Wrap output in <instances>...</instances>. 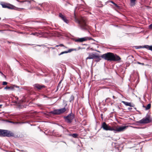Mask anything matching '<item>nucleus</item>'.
<instances>
[{"mask_svg": "<svg viewBox=\"0 0 152 152\" xmlns=\"http://www.w3.org/2000/svg\"><path fill=\"white\" fill-rule=\"evenodd\" d=\"M126 126H121L117 127L116 126H111L107 124L105 122L102 124L101 128L105 131H113L115 133L120 132L124 131L126 128Z\"/></svg>", "mask_w": 152, "mask_h": 152, "instance_id": "obj_1", "label": "nucleus"}, {"mask_svg": "<svg viewBox=\"0 0 152 152\" xmlns=\"http://www.w3.org/2000/svg\"><path fill=\"white\" fill-rule=\"evenodd\" d=\"M101 57L108 61H117L121 60L120 57L116 54L111 52H108L101 56Z\"/></svg>", "mask_w": 152, "mask_h": 152, "instance_id": "obj_2", "label": "nucleus"}, {"mask_svg": "<svg viewBox=\"0 0 152 152\" xmlns=\"http://www.w3.org/2000/svg\"><path fill=\"white\" fill-rule=\"evenodd\" d=\"M77 22L79 24L80 28L82 30L89 31V26L86 24L85 20L83 18L78 20Z\"/></svg>", "mask_w": 152, "mask_h": 152, "instance_id": "obj_3", "label": "nucleus"}, {"mask_svg": "<svg viewBox=\"0 0 152 152\" xmlns=\"http://www.w3.org/2000/svg\"><path fill=\"white\" fill-rule=\"evenodd\" d=\"M14 135V133L11 131L7 130L0 129V137H13Z\"/></svg>", "mask_w": 152, "mask_h": 152, "instance_id": "obj_4", "label": "nucleus"}, {"mask_svg": "<svg viewBox=\"0 0 152 152\" xmlns=\"http://www.w3.org/2000/svg\"><path fill=\"white\" fill-rule=\"evenodd\" d=\"M66 110L65 107L58 109H54L50 112V114L53 115H60L65 112Z\"/></svg>", "mask_w": 152, "mask_h": 152, "instance_id": "obj_5", "label": "nucleus"}, {"mask_svg": "<svg viewBox=\"0 0 152 152\" xmlns=\"http://www.w3.org/2000/svg\"><path fill=\"white\" fill-rule=\"evenodd\" d=\"M151 121L150 116L147 114L145 117L141 120L137 121V123L138 124H146L150 123Z\"/></svg>", "mask_w": 152, "mask_h": 152, "instance_id": "obj_6", "label": "nucleus"}, {"mask_svg": "<svg viewBox=\"0 0 152 152\" xmlns=\"http://www.w3.org/2000/svg\"><path fill=\"white\" fill-rule=\"evenodd\" d=\"M75 118V115L72 113V112L70 114L66 116H64V118L67 123H71L73 120Z\"/></svg>", "mask_w": 152, "mask_h": 152, "instance_id": "obj_7", "label": "nucleus"}, {"mask_svg": "<svg viewBox=\"0 0 152 152\" xmlns=\"http://www.w3.org/2000/svg\"><path fill=\"white\" fill-rule=\"evenodd\" d=\"M59 17H60L61 19H62L64 21V22L67 24L68 23V20L66 18V17L62 15L61 13H60L59 14Z\"/></svg>", "mask_w": 152, "mask_h": 152, "instance_id": "obj_8", "label": "nucleus"}, {"mask_svg": "<svg viewBox=\"0 0 152 152\" xmlns=\"http://www.w3.org/2000/svg\"><path fill=\"white\" fill-rule=\"evenodd\" d=\"M88 39L87 37H84L81 38H78L74 39L75 41L77 42H82L86 41Z\"/></svg>", "mask_w": 152, "mask_h": 152, "instance_id": "obj_9", "label": "nucleus"}, {"mask_svg": "<svg viewBox=\"0 0 152 152\" xmlns=\"http://www.w3.org/2000/svg\"><path fill=\"white\" fill-rule=\"evenodd\" d=\"M2 7L4 8H8L9 9H12L13 8L12 7V6L11 5H10L9 4L4 3L2 4H1Z\"/></svg>", "mask_w": 152, "mask_h": 152, "instance_id": "obj_10", "label": "nucleus"}, {"mask_svg": "<svg viewBox=\"0 0 152 152\" xmlns=\"http://www.w3.org/2000/svg\"><path fill=\"white\" fill-rule=\"evenodd\" d=\"M97 54V53H95L94 54L92 53L89 54L88 56L86 58V59H92L95 58V57L96 56V55Z\"/></svg>", "mask_w": 152, "mask_h": 152, "instance_id": "obj_11", "label": "nucleus"}, {"mask_svg": "<svg viewBox=\"0 0 152 152\" xmlns=\"http://www.w3.org/2000/svg\"><path fill=\"white\" fill-rule=\"evenodd\" d=\"M17 1L20 3H22L24 5H29L30 4V1H20L19 0H17Z\"/></svg>", "mask_w": 152, "mask_h": 152, "instance_id": "obj_12", "label": "nucleus"}, {"mask_svg": "<svg viewBox=\"0 0 152 152\" xmlns=\"http://www.w3.org/2000/svg\"><path fill=\"white\" fill-rule=\"evenodd\" d=\"M34 86L35 87L38 89H41L45 87L44 85H40L38 84H34Z\"/></svg>", "mask_w": 152, "mask_h": 152, "instance_id": "obj_13", "label": "nucleus"}, {"mask_svg": "<svg viewBox=\"0 0 152 152\" xmlns=\"http://www.w3.org/2000/svg\"><path fill=\"white\" fill-rule=\"evenodd\" d=\"M15 88H19V87L18 86L13 85L10 87H9L8 86H6L5 88V89H8L11 90H13Z\"/></svg>", "mask_w": 152, "mask_h": 152, "instance_id": "obj_14", "label": "nucleus"}, {"mask_svg": "<svg viewBox=\"0 0 152 152\" xmlns=\"http://www.w3.org/2000/svg\"><path fill=\"white\" fill-rule=\"evenodd\" d=\"M122 102L126 106H129L131 107H134V104H132L130 102H128L125 101H122Z\"/></svg>", "mask_w": 152, "mask_h": 152, "instance_id": "obj_15", "label": "nucleus"}, {"mask_svg": "<svg viewBox=\"0 0 152 152\" xmlns=\"http://www.w3.org/2000/svg\"><path fill=\"white\" fill-rule=\"evenodd\" d=\"M144 47L152 51V45H145L144 46Z\"/></svg>", "mask_w": 152, "mask_h": 152, "instance_id": "obj_16", "label": "nucleus"}, {"mask_svg": "<svg viewBox=\"0 0 152 152\" xmlns=\"http://www.w3.org/2000/svg\"><path fill=\"white\" fill-rule=\"evenodd\" d=\"M74 99V97L73 95H72L69 98V102L72 103H73V101Z\"/></svg>", "mask_w": 152, "mask_h": 152, "instance_id": "obj_17", "label": "nucleus"}, {"mask_svg": "<svg viewBox=\"0 0 152 152\" xmlns=\"http://www.w3.org/2000/svg\"><path fill=\"white\" fill-rule=\"evenodd\" d=\"M130 0V6L131 7L134 6L135 4V1L136 0Z\"/></svg>", "mask_w": 152, "mask_h": 152, "instance_id": "obj_18", "label": "nucleus"}, {"mask_svg": "<svg viewBox=\"0 0 152 152\" xmlns=\"http://www.w3.org/2000/svg\"><path fill=\"white\" fill-rule=\"evenodd\" d=\"M95 57L94 58L96 59V62H99L101 60L100 57L99 55H96Z\"/></svg>", "mask_w": 152, "mask_h": 152, "instance_id": "obj_19", "label": "nucleus"}, {"mask_svg": "<svg viewBox=\"0 0 152 152\" xmlns=\"http://www.w3.org/2000/svg\"><path fill=\"white\" fill-rule=\"evenodd\" d=\"M77 49L76 48H71L68 50L67 51V53H70L71 52L73 51H76Z\"/></svg>", "mask_w": 152, "mask_h": 152, "instance_id": "obj_20", "label": "nucleus"}, {"mask_svg": "<svg viewBox=\"0 0 152 152\" xmlns=\"http://www.w3.org/2000/svg\"><path fill=\"white\" fill-rule=\"evenodd\" d=\"M151 107V104H148L147 106L145 107V110H147L149 109Z\"/></svg>", "mask_w": 152, "mask_h": 152, "instance_id": "obj_21", "label": "nucleus"}, {"mask_svg": "<svg viewBox=\"0 0 152 152\" xmlns=\"http://www.w3.org/2000/svg\"><path fill=\"white\" fill-rule=\"evenodd\" d=\"M39 33L37 32L32 33L31 34V35H32L37 36H38L39 35Z\"/></svg>", "mask_w": 152, "mask_h": 152, "instance_id": "obj_22", "label": "nucleus"}, {"mask_svg": "<svg viewBox=\"0 0 152 152\" xmlns=\"http://www.w3.org/2000/svg\"><path fill=\"white\" fill-rule=\"evenodd\" d=\"M135 47L137 49H140L142 48H145L144 47V46H135Z\"/></svg>", "mask_w": 152, "mask_h": 152, "instance_id": "obj_23", "label": "nucleus"}, {"mask_svg": "<svg viewBox=\"0 0 152 152\" xmlns=\"http://www.w3.org/2000/svg\"><path fill=\"white\" fill-rule=\"evenodd\" d=\"M78 136V134L76 133L72 134V137L74 138H76Z\"/></svg>", "mask_w": 152, "mask_h": 152, "instance_id": "obj_24", "label": "nucleus"}, {"mask_svg": "<svg viewBox=\"0 0 152 152\" xmlns=\"http://www.w3.org/2000/svg\"><path fill=\"white\" fill-rule=\"evenodd\" d=\"M67 51L62 52L61 53L59 54V55L60 56L61 55H62L64 53H67Z\"/></svg>", "mask_w": 152, "mask_h": 152, "instance_id": "obj_25", "label": "nucleus"}, {"mask_svg": "<svg viewBox=\"0 0 152 152\" xmlns=\"http://www.w3.org/2000/svg\"><path fill=\"white\" fill-rule=\"evenodd\" d=\"M64 45L63 44H60L59 45H56V47H59V46H60V47H63L64 46Z\"/></svg>", "mask_w": 152, "mask_h": 152, "instance_id": "obj_26", "label": "nucleus"}, {"mask_svg": "<svg viewBox=\"0 0 152 152\" xmlns=\"http://www.w3.org/2000/svg\"><path fill=\"white\" fill-rule=\"evenodd\" d=\"M7 84V83L5 81L3 82V83H2L3 85H6Z\"/></svg>", "mask_w": 152, "mask_h": 152, "instance_id": "obj_27", "label": "nucleus"}, {"mask_svg": "<svg viewBox=\"0 0 152 152\" xmlns=\"http://www.w3.org/2000/svg\"><path fill=\"white\" fill-rule=\"evenodd\" d=\"M137 63L138 64H141V65H144V64H144V63H141L140 62H137Z\"/></svg>", "mask_w": 152, "mask_h": 152, "instance_id": "obj_28", "label": "nucleus"}, {"mask_svg": "<svg viewBox=\"0 0 152 152\" xmlns=\"http://www.w3.org/2000/svg\"><path fill=\"white\" fill-rule=\"evenodd\" d=\"M149 28L150 29H152V24H150L149 26Z\"/></svg>", "mask_w": 152, "mask_h": 152, "instance_id": "obj_29", "label": "nucleus"}, {"mask_svg": "<svg viewBox=\"0 0 152 152\" xmlns=\"http://www.w3.org/2000/svg\"><path fill=\"white\" fill-rule=\"evenodd\" d=\"M80 115H83V111L82 110L81 111H80Z\"/></svg>", "mask_w": 152, "mask_h": 152, "instance_id": "obj_30", "label": "nucleus"}, {"mask_svg": "<svg viewBox=\"0 0 152 152\" xmlns=\"http://www.w3.org/2000/svg\"><path fill=\"white\" fill-rule=\"evenodd\" d=\"M37 106L39 107H41L42 106V105L41 104H37Z\"/></svg>", "mask_w": 152, "mask_h": 152, "instance_id": "obj_31", "label": "nucleus"}, {"mask_svg": "<svg viewBox=\"0 0 152 152\" xmlns=\"http://www.w3.org/2000/svg\"><path fill=\"white\" fill-rule=\"evenodd\" d=\"M114 5H115V6L116 7H118V5H117L116 4H115V3H114Z\"/></svg>", "mask_w": 152, "mask_h": 152, "instance_id": "obj_32", "label": "nucleus"}, {"mask_svg": "<svg viewBox=\"0 0 152 152\" xmlns=\"http://www.w3.org/2000/svg\"><path fill=\"white\" fill-rule=\"evenodd\" d=\"M63 47V49H65L67 48L66 47L64 46V45Z\"/></svg>", "mask_w": 152, "mask_h": 152, "instance_id": "obj_33", "label": "nucleus"}, {"mask_svg": "<svg viewBox=\"0 0 152 152\" xmlns=\"http://www.w3.org/2000/svg\"><path fill=\"white\" fill-rule=\"evenodd\" d=\"M69 136L72 137V134H69Z\"/></svg>", "mask_w": 152, "mask_h": 152, "instance_id": "obj_34", "label": "nucleus"}, {"mask_svg": "<svg viewBox=\"0 0 152 152\" xmlns=\"http://www.w3.org/2000/svg\"><path fill=\"white\" fill-rule=\"evenodd\" d=\"M39 4V5H40V6H41V7H42V4Z\"/></svg>", "mask_w": 152, "mask_h": 152, "instance_id": "obj_35", "label": "nucleus"}, {"mask_svg": "<svg viewBox=\"0 0 152 152\" xmlns=\"http://www.w3.org/2000/svg\"><path fill=\"white\" fill-rule=\"evenodd\" d=\"M58 86L59 85H58V86L57 87V89H56V91H58Z\"/></svg>", "mask_w": 152, "mask_h": 152, "instance_id": "obj_36", "label": "nucleus"}, {"mask_svg": "<svg viewBox=\"0 0 152 152\" xmlns=\"http://www.w3.org/2000/svg\"><path fill=\"white\" fill-rule=\"evenodd\" d=\"M58 86L59 85H58V86L57 87V89H56V91H58Z\"/></svg>", "mask_w": 152, "mask_h": 152, "instance_id": "obj_37", "label": "nucleus"}, {"mask_svg": "<svg viewBox=\"0 0 152 152\" xmlns=\"http://www.w3.org/2000/svg\"><path fill=\"white\" fill-rule=\"evenodd\" d=\"M129 63H127L126 64V66H129Z\"/></svg>", "mask_w": 152, "mask_h": 152, "instance_id": "obj_38", "label": "nucleus"}, {"mask_svg": "<svg viewBox=\"0 0 152 152\" xmlns=\"http://www.w3.org/2000/svg\"><path fill=\"white\" fill-rule=\"evenodd\" d=\"M128 109L129 110H131V109H132V108H130V107H128Z\"/></svg>", "mask_w": 152, "mask_h": 152, "instance_id": "obj_39", "label": "nucleus"}, {"mask_svg": "<svg viewBox=\"0 0 152 152\" xmlns=\"http://www.w3.org/2000/svg\"><path fill=\"white\" fill-rule=\"evenodd\" d=\"M61 81H60L59 82V83H58V85H59H59H60V84H61Z\"/></svg>", "mask_w": 152, "mask_h": 152, "instance_id": "obj_40", "label": "nucleus"}, {"mask_svg": "<svg viewBox=\"0 0 152 152\" xmlns=\"http://www.w3.org/2000/svg\"><path fill=\"white\" fill-rule=\"evenodd\" d=\"M111 3L113 4H114L115 3L113 1H111Z\"/></svg>", "mask_w": 152, "mask_h": 152, "instance_id": "obj_41", "label": "nucleus"}, {"mask_svg": "<svg viewBox=\"0 0 152 152\" xmlns=\"http://www.w3.org/2000/svg\"><path fill=\"white\" fill-rule=\"evenodd\" d=\"M113 98L114 99L115 98V96H113Z\"/></svg>", "mask_w": 152, "mask_h": 152, "instance_id": "obj_42", "label": "nucleus"}, {"mask_svg": "<svg viewBox=\"0 0 152 152\" xmlns=\"http://www.w3.org/2000/svg\"><path fill=\"white\" fill-rule=\"evenodd\" d=\"M143 107H145H145H145L144 105H143Z\"/></svg>", "mask_w": 152, "mask_h": 152, "instance_id": "obj_43", "label": "nucleus"}, {"mask_svg": "<svg viewBox=\"0 0 152 152\" xmlns=\"http://www.w3.org/2000/svg\"><path fill=\"white\" fill-rule=\"evenodd\" d=\"M61 127L62 128H63V129H64V127L63 126H61Z\"/></svg>", "mask_w": 152, "mask_h": 152, "instance_id": "obj_44", "label": "nucleus"}, {"mask_svg": "<svg viewBox=\"0 0 152 152\" xmlns=\"http://www.w3.org/2000/svg\"><path fill=\"white\" fill-rule=\"evenodd\" d=\"M2 106V105L0 104V107H1Z\"/></svg>", "mask_w": 152, "mask_h": 152, "instance_id": "obj_45", "label": "nucleus"}, {"mask_svg": "<svg viewBox=\"0 0 152 152\" xmlns=\"http://www.w3.org/2000/svg\"><path fill=\"white\" fill-rule=\"evenodd\" d=\"M0 73H1V74H3V73L0 71Z\"/></svg>", "mask_w": 152, "mask_h": 152, "instance_id": "obj_46", "label": "nucleus"}, {"mask_svg": "<svg viewBox=\"0 0 152 152\" xmlns=\"http://www.w3.org/2000/svg\"><path fill=\"white\" fill-rule=\"evenodd\" d=\"M38 9L39 10H40V8H38Z\"/></svg>", "mask_w": 152, "mask_h": 152, "instance_id": "obj_47", "label": "nucleus"}, {"mask_svg": "<svg viewBox=\"0 0 152 152\" xmlns=\"http://www.w3.org/2000/svg\"><path fill=\"white\" fill-rule=\"evenodd\" d=\"M135 128H137V127H135Z\"/></svg>", "mask_w": 152, "mask_h": 152, "instance_id": "obj_48", "label": "nucleus"}, {"mask_svg": "<svg viewBox=\"0 0 152 152\" xmlns=\"http://www.w3.org/2000/svg\"><path fill=\"white\" fill-rule=\"evenodd\" d=\"M80 47L79 48V49H80Z\"/></svg>", "mask_w": 152, "mask_h": 152, "instance_id": "obj_49", "label": "nucleus"}, {"mask_svg": "<svg viewBox=\"0 0 152 152\" xmlns=\"http://www.w3.org/2000/svg\"><path fill=\"white\" fill-rule=\"evenodd\" d=\"M1 31V30H0V31Z\"/></svg>", "mask_w": 152, "mask_h": 152, "instance_id": "obj_50", "label": "nucleus"}, {"mask_svg": "<svg viewBox=\"0 0 152 152\" xmlns=\"http://www.w3.org/2000/svg\"><path fill=\"white\" fill-rule=\"evenodd\" d=\"M60 85H59V86H58V87L60 86Z\"/></svg>", "mask_w": 152, "mask_h": 152, "instance_id": "obj_51", "label": "nucleus"}, {"mask_svg": "<svg viewBox=\"0 0 152 152\" xmlns=\"http://www.w3.org/2000/svg\"><path fill=\"white\" fill-rule=\"evenodd\" d=\"M1 18H0V20H1Z\"/></svg>", "mask_w": 152, "mask_h": 152, "instance_id": "obj_52", "label": "nucleus"}, {"mask_svg": "<svg viewBox=\"0 0 152 152\" xmlns=\"http://www.w3.org/2000/svg\"><path fill=\"white\" fill-rule=\"evenodd\" d=\"M118 152H119V151H118Z\"/></svg>", "mask_w": 152, "mask_h": 152, "instance_id": "obj_53", "label": "nucleus"}]
</instances>
